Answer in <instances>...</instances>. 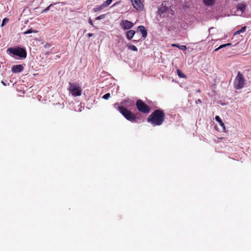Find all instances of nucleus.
<instances>
[{
	"label": "nucleus",
	"instance_id": "f257e3e1",
	"mask_svg": "<svg viewBox=\"0 0 251 251\" xmlns=\"http://www.w3.org/2000/svg\"><path fill=\"white\" fill-rule=\"evenodd\" d=\"M165 117V115L163 110L156 109L148 117L147 121L153 126H159L163 123Z\"/></svg>",
	"mask_w": 251,
	"mask_h": 251
},
{
	"label": "nucleus",
	"instance_id": "f03ea898",
	"mask_svg": "<svg viewBox=\"0 0 251 251\" xmlns=\"http://www.w3.org/2000/svg\"><path fill=\"white\" fill-rule=\"evenodd\" d=\"M115 107L118 109L121 114L128 121L131 122H134L136 121V116L127 108L123 106H119L118 103L115 104Z\"/></svg>",
	"mask_w": 251,
	"mask_h": 251
},
{
	"label": "nucleus",
	"instance_id": "7ed1b4c3",
	"mask_svg": "<svg viewBox=\"0 0 251 251\" xmlns=\"http://www.w3.org/2000/svg\"><path fill=\"white\" fill-rule=\"evenodd\" d=\"M69 85L68 90L73 96L77 97L81 95L82 89L78 83L69 82Z\"/></svg>",
	"mask_w": 251,
	"mask_h": 251
},
{
	"label": "nucleus",
	"instance_id": "20e7f679",
	"mask_svg": "<svg viewBox=\"0 0 251 251\" xmlns=\"http://www.w3.org/2000/svg\"><path fill=\"white\" fill-rule=\"evenodd\" d=\"M245 78H244L243 74L239 72L234 80V86L236 89H241L243 88L245 84Z\"/></svg>",
	"mask_w": 251,
	"mask_h": 251
},
{
	"label": "nucleus",
	"instance_id": "39448f33",
	"mask_svg": "<svg viewBox=\"0 0 251 251\" xmlns=\"http://www.w3.org/2000/svg\"><path fill=\"white\" fill-rule=\"evenodd\" d=\"M8 50L13 54L18 56L22 59H25L26 57V51L23 48L17 47L16 48H9Z\"/></svg>",
	"mask_w": 251,
	"mask_h": 251
},
{
	"label": "nucleus",
	"instance_id": "423d86ee",
	"mask_svg": "<svg viewBox=\"0 0 251 251\" xmlns=\"http://www.w3.org/2000/svg\"><path fill=\"white\" fill-rule=\"evenodd\" d=\"M136 105L137 109L141 113L147 114L150 112L151 108L150 106L147 105L141 100H137Z\"/></svg>",
	"mask_w": 251,
	"mask_h": 251
},
{
	"label": "nucleus",
	"instance_id": "0eeeda50",
	"mask_svg": "<svg viewBox=\"0 0 251 251\" xmlns=\"http://www.w3.org/2000/svg\"><path fill=\"white\" fill-rule=\"evenodd\" d=\"M134 25V24L127 20H123L120 23V26L124 30L130 29Z\"/></svg>",
	"mask_w": 251,
	"mask_h": 251
},
{
	"label": "nucleus",
	"instance_id": "6e6552de",
	"mask_svg": "<svg viewBox=\"0 0 251 251\" xmlns=\"http://www.w3.org/2000/svg\"><path fill=\"white\" fill-rule=\"evenodd\" d=\"M133 7L138 11H141L143 8V5L140 0H131Z\"/></svg>",
	"mask_w": 251,
	"mask_h": 251
},
{
	"label": "nucleus",
	"instance_id": "1a4fd4ad",
	"mask_svg": "<svg viewBox=\"0 0 251 251\" xmlns=\"http://www.w3.org/2000/svg\"><path fill=\"white\" fill-rule=\"evenodd\" d=\"M24 69L22 65H14L12 67L11 71L14 73H19L22 72Z\"/></svg>",
	"mask_w": 251,
	"mask_h": 251
},
{
	"label": "nucleus",
	"instance_id": "9d476101",
	"mask_svg": "<svg viewBox=\"0 0 251 251\" xmlns=\"http://www.w3.org/2000/svg\"><path fill=\"white\" fill-rule=\"evenodd\" d=\"M169 10V8L168 6L164 5V4L162 3L160 7L158 9V14L161 16L162 14L166 13Z\"/></svg>",
	"mask_w": 251,
	"mask_h": 251
},
{
	"label": "nucleus",
	"instance_id": "9b49d317",
	"mask_svg": "<svg viewBox=\"0 0 251 251\" xmlns=\"http://www.w3.org/2000/svg\"><path fill=\"white\" fill-rule=\"evenodd\" d=\"M138 30L142 34V37L146 38L147 36V31L145 27L143 25H140L138 27Z\"/></svg>",
	"mask_w": 251,
	"mask_h": 251
},
{
	"label": "nucleus",
	"instance_id": "f8f14e48",
	"mask_svg": "<svg viewBox=\"0 0 251 251\" xmlns=\"http://www.w3.org/2000/svg\"><path fill=\"white\" fill-rule=\"evenodd\" d=\"M215 120L217 122H218L220 125V126L222 127V131H225L226 130V127L225 126L224 123L223 122L222 120L220 118V117L219 116H216L215 117Z\"/></svg>",
	"mask_w": 251,
	"mask_h": 251
},
{
	"label": "nucleus",
	"instance_id": "ddd939ff",
	"mask_svg": "<svg viewBox=\"0 0 251 251\" xmlns=\"http://www.w3.org/2000/svg\"><path fill=\"white\" fill-rule=\"evenodd\" d=\"M135 34V31L134 30H129L126 32V37L128 40H130L133 38Z\"/></svg>",
	"mask_w": 251,
	"mask_h": 251
},
{
	"label": "nucleus",
	"instance_id": "4468645a",
	"mask_svg": "<svg viewBox=\"0 0 251 251\" xmlns=\"http://www.w3.org/2000/svg\"><path fill=\"white\" fill-rule=\"evenodd\" d=\"M246 7V5L244 3H238L237 5V10H240L242 12H244Z\"/></svg>",
	"mask_w": 251,
	"mask_h": 251
},
{
	"label": "nucleus",
	"instance_id": "2eb2a0df",
	"mask_svg": "<svg viewBox=\"0 0 251 251\" xmlns=\"http://www.w3.org/2000/svg\"><path fill=\"white\" fill-rule=\"evenodd\" d=\"M215 0H203V3L207 6L212 5L214 3Z\"/></svg>",
	"mask_w": 251,
	"mask_h": 251
},
{
	"label": "nucleus",
	"instance_id": "dca6fc26",
	"mask_svg": "<svg viewBox=\"0 0 251 251\" xmlns=\"http://www.w3.org/2000/svg\"><path fill=\"white\" fill-rule=\"evenodd\" d=\"M104 8H105V7L104 6H103V4H102L101 5H97V7H95L93 9V11L94 12L100 11H101V10H102Z\"/></svg>",
	"mask_w": 251,
	"mask_h": 251
},
{
	"label": "nucleus",
	"instance_id": "f3484780",
	"mask_svg": "<svg viewBox=\"0 0 251 251\" xmlns=\"http://www.w3.org/2000/svg\"><path fill=\"white\" fill-rule=\"evenodd\" d=\"M177 74L180 78H186V76L181 71V70L177 69L176 71Z\"/></svg>",
	"mask_w": 251,
	"mask_h": 251
},
{
	"label": "nucleus",
	"instance_id": "a211bd4d",
	"mask_svg": "<svg viewBox=\"0 0 251 251\" xmlns=\"http://www.w3.org/2000/svg\"><path fill=\"white\" fill-rule=\"evenodd\" d=\"M127 47H128V49H129V50H132L135 51H138V49L136 48V47H135L133 45L128 44L127 45Z\"/></svg>",
	"mask_w": 251,
	"mask_h": 251
},
{
	"label": "nucleus",
	"instance_id": "6ab92c4d",
	"mask_svg": "<svg viewBox=\"0 0 251 251\" xmlns=\"http://www.w3.org/2000/svg\"><path fill=\"white\" fill-rule=\"evenodd\" d=\"M112 1L113 0H106L102 3L103 6H104L105 7L108 6L112 3Z\"/></svg>",
	"mask_w": 251,
	"mask_h": 251
},
{
	"label": "nucleus",
	"instance_id": "aec40b11",
	"mask_svg": "<svg viewBox=\"0 0 251 251\" xmlns=\"http://www.w3.org/2000/svg\"><path fill=\"white\" fill-rule=\"evenodd\" d=\"M231 44L230 43H227V44H223V45H222L221 46H220L218 48L216 49L214 51H218L219 50L224 48V47H226V46H230Z\"/></svg>",
	"mask_w": 251,
	"mask_h": 251
},
{
	"label": "nucleus",
	"instance_id": "412c9836",
	"mask_svg": "<svg viewBox=\"0 0 251 251\" xmlns=\"http://www.w3.org/2000/svg\"><path fill=\"white\" fill-rule=\"evenodd\" d=\"M246 29V26H243L242 27L241 29L236 31L234 33V35H236V34H239L241 32H244V31H245Z\"/></svg>",
	"mask_w": 251,
	"mask_h": 251
},
{
	"label": "nucleus",
	"instance_id": "4be33fe9",
	"mask_svg": "<svg viewBox=\"0 0 251 251\" xmlns=\"http://www.w3.org/2000/svg\"><path fill=\"white\" fill-rule=\"evenodd\" d=\"M9 21V20L8 19H7V18H5L3 19L2 20V24L1 25V26H3L6 23H8Z\"/></svg>",
	"mask_w": 251,
	"mask_h": 251
},
{
	"label": "nucleus",
	"instance_id": "5701e85b",
	"mask_svg": "<svg viewBox=\"0 0 251 251\" xmlns=\"http://www.w3.org/2000/svg\"><path fill=\"white\" fill-rule=\"evenodd\" d=\"M37 31H33V30H32L31 29H29L27 30H26V31H25L24 32V34H29V33H31L32 32H34V33H36Z\"/></svg>",
	"mask_w": 251,
	"mask_h": 251
},
{
	"label": "nucleus",
	"instance_id": "b1692460",
	"mask_svg": "<svg viewBox=\"0 0 251 251\" xmlns=\"http://www.w3.org/2000/svg\"><path fill=\"white\" fill-rule=\"evenodd\" d=\"M110 97V93H108L104 95L102 97V98L105 100H107L108 98Z\"/></svg>",
	"mask_w": 251,
	"mask_h": 251
},
{
	"label": "nucleus",
	"instance_id": "393cba45",
	"mask_svg": "<svg viewBox=\"0 0 251 251\" xmlns=\"http://www.w3.org/2000/svg\"><path fill=\"white\" fill-rule=\"evenodd\" d=\"M53 5L52 4H50L49 6H48L47 7H46L42 12V13H44V12H47L48 11H49L50 10V7H51Z\"/></svg>",
	"mask_w": 251,
	"mask_h": 251
},
{
	"label": "nucleus",
	"instance_id": "a878e982",
	"mask_svg": "<svg viewBox=\"0 0 251 251\" xmlns=\"http://www.w3.org/2000/svg\"><path fill=\"white\" fill-rule=\"evenodd\" d=\"M178 48L182 50H185L187 49L186 46L185 45L179 46Z\"/></svg>",
	"mask_w": 251,
	"mask_h": 251
},
{
	"label": "nucleus",
	"instance_id": "bb28decb",
	"mask_svg": "<svg viewBox=\"0 0 251 251\" xmlns=\"http://www.w3.org/2000/svg\"><path fill=\"white\" fill-rule=\"evenodd\" d=\"M88 22L92 26H94L93 21L90 18L89 19Z\"/></svg>",
	"mask_w": 251,
	"mask_h": 251
},
{
	"label": "nucleus",
	"instance_id": "cd10ccee",
	"mask_svg": "<svg viewBox=\"0 0 251 251\" xmlns=\"http://www.w3.org/2000/svg\"><path fill=\"white\" fill-rule=\"evenodd\" d=\"M179 45H177V44H172V47H177V48H178V47H179Z\"/></svg>",
	"mask_w": 251,
	"mask_h": 251
},
{
	"label": "nucleus",
	"instance_id": "c85d7f7f",
	"mask_svg": "<svg viewBox=\"0 0 251 251\" xmlns=\"http://www.w3.org/2000/svg\"><path fill=\"white\" fill-rule=\"evenodd\" d=\"M93 36V33H89L88 34V36L89 37H92Z\"/></svg>",
	"mask_w": 251,
	"mask_h": 251
},
{
	"label": "nucleus",
	"instance_id": "c756f323",
	"mask_svg": "<svg viewBox=\"0 0 251 251\" xmlns=\"http://www.w3.org/2000/svg\"><path fill=\"white\" fill-rule=\"evenodd\" d=\"M1 82L4 86H6V84L4 81H1Z\"/></svg>",
	"mask_w": 251,
	"mask_h": 251
},
{
	"label": "nucleus",
	"instance_id": "7c9ffc66",
	"mask_svg": "<svg viewBox=\"0 0 251 251\" xmlns=\"http://www.w3.org/2000/svg\"><path fill=\"white\" fill-rule=\"evenodd\" d=\"M96 20H100V16L98 17H97V18H96Z\"/></svg>",
	"mask_w": 251,
	"mask_h": 251
}]
</instances>
